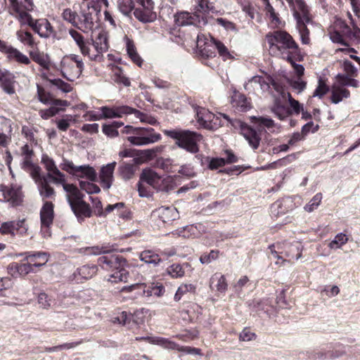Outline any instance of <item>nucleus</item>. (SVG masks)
Segmentation results:
<instances>
[{
	"label": "nucleus",
	"mask_w": 360,
	"mask_h": 360,
	"mask_svg": "<svg viewBox=\"0 0 360 360\" xmlns=\"http://www.w3.org/2000/svg\"><path fill=\"white\" fill-rule=\"evenodd\" d=\"M271 53L287 60L286 56H300V50L292 37L285 31H275L266 35Z\"/></svg>",
	"instance_id": "nucleus-1"
},
{
	"label": "nucleus",
	"mask_w": 360,
	"mask_h": 360,
	"mask_svg": "<svg viewBox=\"0 0 360 360\" xmlns=\"http://www.w3.org/2000/svg\"><path fill=\"white\" fill-rule=\"evenodd\" d=\"M20 255L24 256L22 261L26 263L12 262L7 267L8 274L14 278L25 277L34 272V267L43 266L49 261V255L45 252H25Z\"/></svg>",
	"instance_id": "nucleus-2"
},
{
	"label": "nucleus",
	"mask_w": 360,
	"mask_h": 360,
	"mask_svg": "<svg viewBox=\"0 0 360 360\" xmlns=\"http://www.w3.org/2000/svg\"><path fill=\"white\" fill-rule=\"evenodd\" d=\"M127 264L124 257L115 254L105 255L98 258V264L101 269L113 272L108 278V281L111 283L127 282L129 272L124 269Z\"/></svg>",
	"instance_id": "nucleus-3"
},
{
	"label": "nucleus",
	"mask_w": 360,
	"mask_h": 360,
	"mask_svg": "<svg viewBox=\"0 0 360 360\" xmlns=\"http://www.w3.org/2000/svg\"><path fill=\"white\" fill-rule=\"evenodd\" d=\"M290 7L296 20V28L303 44L310 42L309 30L307 25L311 22L309 10L304 0H285Z\"/></svg>",
	"instance_id": "nucleus-4"
},
{
	"label": "nucleus",
	"mask_w": 360,
	"mask_h": 360,
	"mask_svg": "<svg viewBox=\"0 0 360 360\" xmlns=\"http://www.w3.org/2000/svg\"><path fill=\"white\" fill-rule=\"evenodd\" d=\"M165 136L175 140V144L191 153H197L199 151L198 143L202 139V136L195 131L182 129H165Z\"/></svg>",
	"instance_id": "nucleus-5"
},
{
	"label": "nucleus",
	"mask_w": 360,
	"mask_h": 360,
	"mask_svg": "<svg viewBox=\"0 0 360 360\" xmlns=\"http://www.w3.org/2000/svg\"><path fill=\"white\" fill-rule=\"evenodd\" d=\"M122 133L129 134L127 141L134 146H142L159 141L162 136L151 127H134L127 125Z\"/></svg>",
	"instance_id": "nucleus-6"
},
{
	"label": "nucleus",
	"mask_w": 360,
	"mask_h": 360,
	"mask_svg": "<svg viewBox=\"0 0 360 360\" xmlns=\"http://www.w3.org/2000/svg\"><path fill=\"white\" fill-rule=\"evenodd\" d=\"M60 65L63 76L71 82L79 78L84 69L82 60L75 54L63 57Z\"/></svg>",
	"instance_id": "nucleus-7"
},
{
	"label": "nucleus",
	"mask_w": 360,
	"mask_h": 360,
	"mask_svg": "<svg viewBox=\"0 0 360 360\" xmlns=\"http://www.w3.org/2000/svg\"><path fill=\"white\" fill-rule=\"evenodd\" d=\"M221 114L216 115L205 108L198 107L196 110V120L200 127L215 130L224 124L221 118L226 120Z\"/></svg>",
	"instance_id": "nucleus-8"
},
{
	"label": "nucleus",
	"mask_w": 360,
	"mask_h": 360,
	"mask_svg": "<svg viewBox=\"0 0 360 360\" xmlns=\"http://www.w3.org/2000/svg\"><path fill=\"white\" fill-rule=\"evenodd\" d=\"M221 115L233 127L240 129L241 134L253 149H257L259 147L261 138L254 129L240 120H232L226 114Z\"/></svg>",
	"instance_id": "nucleus-9"
},
{
	"label": "nucleus",
	"mask_w": 360,
	"mask_h": 360,
	"mask_svg": "<svg viewBox=\"0 0 360 360\" xmlns=\"http://www.w3.org/2000/svg\"><path fill=\"white\" fill-rule=\"evenodd\" d=\"M179 217V212L174 207H160L151 213V220L158 227L170 224Z\"/></svg>",
	"instance_id": "nucleus-10"
},
{
	"label": "nucleus",
	"mask_w": 360,
	"mask_h": 360,
	"mask_svg": "<svg viewBox=\"0 0 360 360\" xmlns=\"http://www.w3.org/2000/svg\"><path fill=\"white\" fill-rule=\"evenodd\" d=\"M91 9L96 10L92 3L88 4L86 8H82L79 11L77 29L84 33L93 30L96 22L95 15H93Z\"/></svg>",
	"instance_id": "nucleus-11"
},
{
	"label": "nucleus",
	"mask_w": 360,
	"mask_h": 360,
	"mask_svg": "<svg viewBox=\"0 0 360 360\" xmlns=\"http://www.w3.org/2000/svg\"><path fill=\"white\" fill-rule=\"evenodd\" d=\"M174 22L177 26L193 25L200 27L207 23L205 18L198 14L181 11L174 15Z\"/></svg>",
	"instance_id": "nucleus-12"
},
{
	"label": "nucleus",
	"mask_w": 360,
	"mask_h": 360,
	"mask_svg": "<svg viewBox=\"0 0 360 360\" xmlns=\"http://www.w3.org/2000/svg\"><path fill=\"white\" fill-rule=\"evenodd\" d=\"M41 163L47 170L46 179L49 178L53 183L63 184L66 181L65 176L56 167L54 160L47 154L41 155Z\"/></svg>",
	"instance_id": "nucleus-13"
},
{
	"label": "nucleus",
	"mask_w": 360,
	"mask_h": 360,
	"mask_svg": "<svg viewBox=\"0 0 360 360\" xmlns=\"http://www.w3.org/2000/svg\"><path fill=\"white\" fill-rule=\"evenodd\" d=\"M54 218L53 204L51 202H44L40 210L41 232L44 237L51 236L50 226Z\"/></svg>",
	"instance_id": "nucleus-14"
},
{
	"label": "nucleus",
	"mask_w": 360,
	"mask_h": 360,
	"mask_svg": "<svg viewBox=\"0 0 360 360\" xmlns=\"http://www.w3.org/2000/svg\"><path fill=\"white\" fill-rule=\"evenodd\" d=\"M8 1L10 3V14L18 19L22 25H28L32 28L36 20L33 19L28 13L30 11L20 6L19 0H8Z\"/></svg>",
	"instance_id": "nucleus-15"
},
{
	"label": "nucleus",
	"mask_w": 360,
	"mask_h": 360,
	"mask_svg": "<svg viewBox=\"0 0 360 360\" xmlns=\"http://www.w3.org/2000/svg\"><path fill=\"white\" fill-rule=\"evenodd\" d=\"M0 51L6 54L7 58L11 61H14L21 65H29L31 63L30 59L26 55L1 39Z\"/></svg>",
	"instance_id": "nucleus-16"
},
{
	"label": "nucleus",
	"mask_w": 360,
	"mask_h": 360,
	"mask_svg": "<svg viewBox=\"0 0 360 360\" xmlns=\"http://www.w3.org/2000/svg\"><path fill=\"white\" fill-rule=\"evenodd\" d=\"M272 82L273 77L269 75H267L266 77L255 75L244 84V89L249 93H255L256 88L252 85V83H257L258 89L262 93L269 92L270 91V84Z\"/></svg>",
	"instance_id": "nucleus-17"
},
{
	"label": "nucleus",
	"mask_w": 360,
	"mask_h": 360,
	"mask_svg": "<svg viewBox=\"0 0 360 360\" xmlns=\"http://www.w3.org/2000/svg\"><path fill=\"white\" fill-rule=\"evenodd\" d=\"M27 227L25 219L18 221H6L1 224L0 226V233L3 235H11L14 236L15 234H24L27 232Z\"/></svg>",
	"instance_id": "nucleus-18"
},
{
	"label": "nucleus",
	"mask_w": 360,
	"mask_h": 360,
	"mask_svg": "<svg viewBox=\"0 0 360 360\" xmlns=\"http://www.w3.org/2000/svg\"><path fill=\"white\" fill-rule=\"evenodd\" d=\"M103 119H112L122 117L124 115H131L132 108L128 105L102 106L100 108Z\"/></svg>",
	"instance_id": "nucleus-19"
},
{
	"label": "nucleus",
	"mask_w": 360,
	"mask_h": 360,
	"mask_svg": "<svg viewBox=\"0 0 360 360\" xmlns=\"http://www.w3.org/2000/svg\"><path fill=\"white\" fill-rule=\"evenodd\" d=\"M22 193L17 186H0V201L11 202L14 205H18L21 201Z\"/></svg>",
	"instance_id": "nucleus-20"
},
{
	"label": "nucleus",
	"mask_w": 360,
	"mask_h": 360,
	"mask_svg": "<svg viewBox=\"0 0 360 360\" xmlns=\"http://www.w3.org/2000/svg\"><path fill=\"white\" fill-rule=\"evenodd\" d=\"M283 250L281 253L288 258V259H283V263L290 262L292 259L297 260L302 257V252L303 246L301 243L298 241H294L293 243H283Z\"/></svg>",
	"instance_id": "nucleus-21"
},
{
	"label": "nucleus",
	"mask_w": 360,
	"mask_h": 360,
	"mask_svg": "<svg viewBox=\"0 0 360 360\" xmlns=\"http://www.w3.org/2000/svg\"><path fill=\"white\" fill-rule=\"evenodd\" d=\"M116 165V162H112L101 168L98 175L99 182L104 190H108L112 184Z\"/></svg>",
	"instance_id": "nucleus-22"
},
{
	"label": "nucleus",
	"mask_w": 360,
	"mask_h": 360,
	"mask_svg": "<svg viewBox=\"0 0 360 360\" xmlns=\"http://www.w3.org/2000/svg\"><path fill=\"white\" fill-rule=\"evenodd\" d=\"M117 247V245L116 244L104 243L101 245L77 248L75 252L86 255H98L110 253L116 250Z\"/></svg>",
	"instance_id": "nucleus-23"
},
{
	"label": "nucleus",
	"mask_w": 360,
	"mask_h": 360,
	"mask_svg": "<svg viewBox=\"0 0 360 360\" xmlns=\"http://www.w3.org/2000/svg\"><path fill=\"white\" fill-rule=\"evenodd\" d=\"M92 44L96 51V54H90L89 58L91 60H98L102 58V54L108 50L109 46L106 34L103 32H100L96 39H92Z\"/></svg>",
	"instance_id": "nucleus-24"
},
{
	"label": "nucleus",
	"mask_w": 360,
	"mask_h": 360,
	"mask_svg": "<svg viewBox=\"0 0 360 360\" xmlns=\"http://www.w3.org/2000/svg\"><path fill=\"white\" fill-rule=\"evenodd\" d=\"M98 266L96 264H86L77 268L72 274L73 279L77 282L91 278L97 274Z\"/></svg>",
	"instance_id": "nucleus-25"
},
{
	"label": "nucleus",
	"mask_w": 360,
	"mask_h": 360,
	"mask_svg": "<svg viewBox=\"0 0 360 360\" xmlns=\"http://www.w3.org/2000/svg\"><path fill=\"white\" fill-rule=\"evenodd\" d=\"M32 29L41 38H49L54 35L53 28L46 18L36 20Z\"/></svg>",
	"instance_id": "nucleus-26"
},
{
	"label": "nucleus",
	"mask_w": 360,
	"mask_h": 360,
	"mask_svg": "<svg viewBox=\"0 0 360 360\" xmlns=\"http://www.w3.org/2000/svg\"><path fill=\"white\" fill-rule=\"evenodd\" d=\"M146 285L144 283H136L130 285H124L120 288V291L122 292H131L134 290H138V294L142 295L147 292L148 295H155L157 296H160L163 294L165 289L162 286H157L153 288L152 290H145Z\"/></svg>",
	"instance_id": "nucleus-27"
},
{
	"label": "nucleus",
	"mask_w": 360,
	"mask_h": 360,
	"mask_svg": "<svg viewBox=\"0 0 360 360\" xmlns=\"http://www.w3.org/2000/svg\"><path fill=\"white\" fill-rule=\"evenodd\" d=\"M231 104L236 110L240 112H247L252 108L250 100L244 94L236 90L233 91L231 96Z\"/></svg>",
	"instance_id": "nucleus-28"
},
{
	"label": "nucleus",
	"mask_w": 360,
	"mask_h": 360,
	"mask_svg": "<svg viewBox=\"0 0 360 360\" xmlns=\"http://www.w3.org/2000/svg\"><path fill=\"white\" fill-rule=\"evenodd\" d=\"M70 206L79 222H82L84 218L90 217L91 216V210L90 206L84 200L78 202H74Z\"/></svg>",
	"instance_id": "nucleus-29"
},
{
	"label": "nucleus",
	"mask_w": 360,
	"mask_h": 360,
	"mask_svg": "<svg viewBox=\"0 0 360 360\" xmlns=\"http://www.w3.org/2000/svg\"><path fill=\"white\" fill-rule=\"evenodd\" d=\"M60 184L63 185L64 191L68 193L67 200L70 205L74 202L84 200V195L79 191L76 186L71 184H65V182Z\"/></svg>",
	"instance_id": "nucleus-30"
},
{
	"label": "nucleus",
	"mask_w": 360,
	"mask_h": 360,
	"mask_svg": "<svg viewBox=\"0 0 360 360\" xmlns=\"http://www.w3.org/2000/svg\"><path fill=\"white\" fill-rule=\"evenodd\" d=\"M292 203V201L289 198L274 202L270 207L271 216L277 218L280 215L284 214L288 211L287 206Z\"/></svg>",
	"instance_id": "nucleus-31"
},
{
	"label": "nucleus",
	"mask_w": 360,
	"mask_h": 360,
	"mask_svg": "<svg viewBox=\"0 0 360 360\" xmlns=\"http://www.w3.org/2000/svg\"><path fill=\"white\" fill-rule=\"evenodd\" d=\"M69 34L75 41L82 55L89 57L90 51L89 42L85 41L82 34L74 29L69 30Z\"/></svg>",
	"instance_id": "nucleus-32"
},
{
	"label": "nucleus",
	"mask_w": 360,
	"mask_h": 360,
	"mask_svg": "<svg viewBox=\"0 0 360 360\" xmlns=\"http://www.w3.org/2000/svg\"><path fill=\"white\" fill-rule=\"evenodd\" d=\"M138 312H135L133 315L128 314L127 311H122L116 317L113 319V323L122 324L123 326H128L129 328L131 327V319L134 323L138 325L142 323L143 320H139L138 319Z\"/></svg>",
	"instance_id": "nucleus-33"
},
{
	"label": "nucleus",
	"mask_w": 360,
	"mask_h": 360,
	"mask_svg": "<svg viewBox=\"0 0 360 360\" xmlns=\"http://www.w3.org/2000/svg\"><path fill=\"white\" fill-rule=\"evenodd\" d=\"M163 348L167 349H174L185 354L192 355H199L200 354V349L188 346H181L179 344L176 343L175 342L172 341L169 339H167V341L165 342Z\"/></svg>",
	"instance_id": "nucleus-34"
},
{
	"label": "nucleus",
	"mask_w": 360,
	"mask_h": 360,
	"mask_svg": "<svg viewBox=\"0 0 360 360\" xmlns=\"http://www.w3.org/2000/svg\"><path fill=\"white\" fill-rule=\"evenodd\" d=\"M193 10L196 14L209 13L215 11L214 4L210 0H193Z\"/></svg>",
	"instance_id": "nucleus-35"
},
{
	"label": "nucleus",
	"mask_w": 360,
	"mask_h": 360,
	"mask_svg": "<svg viewBox=\"0 0 360 360\" xmlns=\"http://www.w3.org/2000/svg\"><path fill=\"white\" fill-rule=\"evenodd\" d=\"M139 259L147 264L157 266L162 262L160 255L151 250H146L139 253Z\"/></svg>",
	"instance_id": "nucleus-36"
},
{
	"label": "nucleus",
	"mask_w": 360,
	"mask_h": 360,
	"mask_svg": "<svg viewBox=\"0 0 360 360\" xmlns=\"http://www.w3.org/2000/svg\"><path fill=\"white\" fill-rule=\"evenodd\" d=\"M247 305L252 312L259 313L269 311L270 302L268 299H253L247 302Z\"/></svg>",
	"instance_id": "nucleus-37"
},
{
	"label": "nucleus",
	"mask_w": 360,
	"mask_h": 360,
	"mask_svg": "<svg viewBox=\"0 0 360 360\" xmlns=\"http://www.w3.org/2000/svg\"><path fill=\"white\" fill-rule=\"evenodd\" d=\"M124 40L126 41V50L129 57L139 67H141L143 60L138 53L133 40L127 37H124Z\"/></svg>",
	"instance_id": "nucleus-38"
},
{
	"label": "nucleus",
	"mask_w": 360,
	"mask_h": 360,
	"mask_svg": "<svg viewBox=\"0 0 360 360\" xmlns=\"http://www.w3.org/2000/svg\"><path fill=\"white\" fill-rule=\"evenodd\" d=\"M77 169V174H76L75 176L77 178H86L92 182L97 180V174L96 170L89 165L78 166Z\"/></svg>",
	"instance_id": "nucleus-39"
},
{
	"label": "nucleus",
	"mask_w": 360,
	"mask_h": 360,
	"mask_svg": "<svg viewBox=\"0 0 360 360\" xmlns=\"http://www.w3.org/2000/svg\"><path fill=\"white\" fill-rule=\"evenodd\" d=\"M195 158L198 160L201 165H204L205 163H208V168L210 169H216L225 165L224 158H212L210 159L208 157H203L201 155H197Z\"/></svg>",
	"instance_id": "nucleus-40"
},
{
	"label": "nucleus",
	"mask_w": 360,
	"mask_h": 360,
	"mask_svg": "<svg viewBox=\"0 0 360 360\" xmlns=\"http://www.w3.org/2000/svg\"><path fill=\"white\" fill-rule=\"evenodd\" d=\"M188 263L186 262L182 264H172L167 269V273L174 278H181L185 275V269L189 267Z\"/></svg>",
	"instance_id": "nucleus-41"
},
{
	"label": "nucleus",
	"mask_w": 360,
	"mask_h": 360,
	"mask_svg": "<svg viewBox=\"0 0 360 360\" xmlns=\"http://www.w3.org/2000/svg\"><path fill=\"white\" fill-rule=\"evenodd\" d=\"M118 174L124 181L133 178L135 173L134 164L122 162L118 167Z\"/></svg>",
	"instance_id": "nucleus-42"
},
{
	"label": "nucleus",
	"mask_w": 360,
	"mask_h": 360,
	"mask_svg": "<svg viewBox=\"0 0 360 360\" xmlns=\"http://www.w3.org/2000/svg\"><path fill=\"white\" fill-rule=\"evenodd\" d=\"M124 202H117L113 205H108L105 210L103 211V214L102 216H106L108 213L116 210L117 214L123 219H127L129 217L130 212L127 210H122L124 208Z\"/></svg>",
	"instance_id": "nucleus-43"
},
{
	"label": "nucleus",
	"mask_w": 360,
	"mask_h": 360,
	"mask_svg": "<svg viewBox=\"0 0 360 360\" xmlns=\"http://www.w3.org/2000/svg\"><path fill=\"white\" fill-rule=\"evenodd\" d=\"M271 111L281 120H283L291 115V110L287 106L283 105L279 101L276 100L271 108Z\"/></svg>",
	"instance_id": "nucleus-44"
},
{
	"label": "nucleus",
	"mask_w": 360,
	"mask_h": 360,
	"mask_svg": "<svg viewBox=\"0 0 360 360\" xmlns=\"http://www.w3.org/2000/svg\"><path fill=\"white\" fill-rule=\"evenodd\" d=\"M124 123L122 122L114 121L110 124H104L102 126V131L105 135L110 138L118 136L119 132L117 129L122 127Z\"/></svg>",
	"instance_id": "nucleus-45"
},
{
	"label": "nucleus",
	"mask_w": 360,
	"mask_h": 360,
	"mask_svg": "<svg viewBox=\"0 0 360 360\" xmlns=\"http://www.w3.org/2000/svg\"><path fill=\"white\" fill-rule=\"evenodd\" d=\"M40 195L43 198H51L55 195L54 189L49 185L46 177L41 178V181L38 186Z\"/></svg>",
	"instance_id": "nucleus-46"
},
{
	"label": "nucleus",
	"mask_w": 360,
	"mask_h": 360,
	"mask_svg": "<svg viewBox=\"0 0 360 360\" xmlns=\"http://www.w3.org/2000/svg\"><path fill=\"white\" fill-rule=\"evenodd\" d=\"M14 78L13 75L8 71L1 82L3 90L9 95H12L15 93L14 88Z\"/></svg>",
	"instance_id": "nucleus-47"
},
{
	"label": "nucleus",
	"mask_w": 360,
	"mask_h": 360,
	"mask_svg": "<svg viewBox=\"0 0 360 360\" xmlns=\"http://www.w3.org/2000/svg\"><path fill=\"white\" fill-rule=\"evenodd\" d=\"M349 96L350 93L347 89L336 86H333L330 98L333 103L338 104L342 101L344 98H349Z\"/></svg>",
	"instance_id": "nucleus-48"
},
{
	"label": "nucleus",
	"mask_w": 360,
	"mask_h": 360,
	"mask_svg": "<svg viewBox=\"0 0 360 360\" xmlns=\"http://www.w3.org/2000/svg\"><path fill=\"white\" fill-rule=\"evenodd\" d=\"M153 8H135L134 11V15L135 18L142 22H149L153 21V15L151 12Z\"/></svg>",
	"instance_id": "nucleus-49"
},
{
	"label": "nucleus",
	"mask_w": 360,
	"mask_h": 360,
	"mask_svg": "<svg viewBox=\"0 0 360 360\" xmlns=\"http://www.w3.org/2000/svg\"><path fill=\"white\" fill-rule=\"evenodd\" d=\"M17 39L25 46L33 48L36 44L32 34L26 30H20L16 32Z\"/></svg>",
	"instance_id": "nucleus-50"
},
{
	"label": "nucleus",
	"mask_w": 360,
	"mask_h": 360,
	"mask_svg": "<svg viewBox=\"0 0 360 360\" xmlns=\"http://www.w3.org/2000/svg\"><path fill=\"white\" fill-rule=\"evenodd\" d=\"M78 14L76 11H72L70 8L63 9L61 16L63 20L71 24L73 27L77 28L78 26Z\"/></svg>",
	"instance_id": "nucleus-51"
},
{
	"label": "nucleus",
	"mask_w": 360,
	"mask_h": 360,
	"mask_svg": "<svg viewBox=\"0 0 360 360\" xmlns=\"http://www.w3.org/2000/svg\"><path fill=\"white\" fill-rule=\"evenodd\" d=\"M31 58L44 69H49L50 65L49 58L47 55L38 51H31L30 53Z\"/></svg>",
	"instance_id": "nucleus-52"
},
{
	"label": "nucleus",
	"mask_w": 360,
	"mask_h": 360,
	"mask_svg": "<svg viewBox=\"0 0 360 360\" xmlns=\"http://www.w3.org/2000/svg\"><path fill=\"white\" fill-rule=\"evenodd\" d=\"M201 307L197 304H192L191 309L182 310L180 311L181 319L186 321L192 322L195 318L194 312L201 314Z\"/></svg>",
	"instance_id": "nucleus-53"
},
{
	"label": "nucleus",
	"mask_w": 360,
	"mask_h": 360,
	"mask_svg": "<svg viewBox=\"0 0 360 360\" xmlns=\"http://www.w3.org/2000/svg\"><path fill=\"white\" fill-rule=\"evenodd\" d=\"M195 290H196V287L193 284L183 283L178 288V289L174 295V299L175 301L178 302L186 293H188V292L195 293Z\"/></svg>",
	"instance_id": "nucleus-54"
},
{
	"label": "nucleus",
	"mask_w": 360,
	"mask_h": 360,
	"mask_svg": "<svg viewBox=\"0 0 360 360\" xmlns=\"http://www.w3.org/2000/svg\"><path fill=\"white\" fill-rule=\"evenodd\" d=\"M131 114L134 115V116L139 119L141 122L148 123L149 124L155 126L159 124L157 119L151 115L143 113L135 108H132Z\"/></svg>",
	"instance_id": "nucleus-55"
},
{
	"label": "nucleus",
	"mask_w": 360,
	"mask_h": 360,
	"mask_svg": "<svg viewBox=\"0 0 360 360\" xmlns=\"http://www.w3.org/2000/svg\"><path fill=\"white\" fill-rule=\"evenodd\" d=\"M159 178L158 174L150 169H143L140 176L141 181H146L149 185H153Z\"/></svg>",
	"instance_id": "nucleus-56"
},
{
	"label": "nucleus",
	"mask_w": 360,
	"mask_h": 360,
	"mask_svg": "<svg viewBox=\"0 0 360 360\" xmlns=\"http://www.w3.org/2000/svg\"><path fill=\"white\" fill-rule=\"evenodd\" d=\"M347 241V236L345 233H340L335 236L334 239L329 243L328 246L330 249L340 248L343 245L346 244Z\"/></svg>",
	"instance_id": "nucleus-57"
},
{
	"label": "nucleus",
	"mask_w": 360,
	"mask_h": 360,
	"mask_svg": "<svg viewBox=\"0 0 360 360\" xmlns=\"http://www.w3.org/2000/svg\"><path fill=\"white\" fill-rule=\"evenodd\" d=\"M37 96L39 101L45 105H50L53 99L52 95L39 85H37Z\"/></svg>",
	"instance_id": "nucleus-58"
},
{
	"label": "nucleus",
	"mask_w": 360,
	"mask_h": 360,
	"mask_svg": "<svg viewBox=\"0 0 360 360\" xmlns=\"http://www.w3.org/2000/svg\"><path fill=\"white\" fill-rule=\"evenodd\" d=\"M117 5L119 10L124 15H128L134 8L133 0H118Z\"/></svg>",
	"instance_id": "nucleus-59"
},
{
	"label": "nucleus",
	"mask_w": 360,
	"mask_h": 360,
	"mask_svg": "<svg viewBox=\"0 0 360 360\" xmlns=\"http://www.w3.org/2000/svg\"><path fill=\"white\" fill-rule=\"evenodd\" d=\"M329 91V87L326 85V82L321 77L319 78L318 86L314 90L312 97H318L321 98Z\"/></svg>",
	"instance_id": "nucleus-60"
},
{
	"label": "nucleus",
	"mask_w": 360,
	"mask_h": 360,
	"mask_svg": "<svg viewBox=\"0 0 360 360\" xmlns=\"http://www.w3.org/2000/svg\"><path fill=\"white\" fill-rule=\"evenodd\" d=\"M219 251L212 250L209 253H204L200 257V262L202 264H208L218 259Z\"/></svg>",
	"instance_id": "nucleus-61"
},
{
	"label": "nucleus",
	"mask_w": 360,
	"mask_h": 360,
	"mask_svg": "<svg viewBox=\"0 0 360 360\" xmlns=\"http://www.w3.org/2000/svg\"><path fill=\"white\" fill-rule=\"evenodd\" d=\"M79 187L82 190L86 191L88 194L98 193L101 191L99 186L94 184L92 181L88 182L80 181Z\"/></svg>",
	"instance_id": "nucleus-62"
},
{
	"label": "nucleus",
	"mask_w": 360,
	"mask_h": 360,
	"mask_svg": "<svg viewBox=\"0 0 360 360\" xmlns=\"http://www.w3.org/2000/svg\"><path fill=\"white\" fill-rule=\"evenodd\" d=\"M322 200V194L321 193H316L312 199L304 206V209L308 212H311L316 210L320 205Z\"/></svg>",
	"instance_id": "nucleus-63"
},
{
	"label": "nucleus",
	"mask_w": 360,
	"mask_h": 360,
	"mask_svg": "<svg viewBox=\"0 0 360 360\" xmlns=\"http://www.w3.org/2000/svg\"><path fill=\"white\" fill-rule=\"evenodd\" d=\"M195 227H194L193 225H187L181 229H176L173 234L179 237L187 238L195 233Z\"/></svg>",
	"instance_id": "nucleus-64"
}]
</instances>
